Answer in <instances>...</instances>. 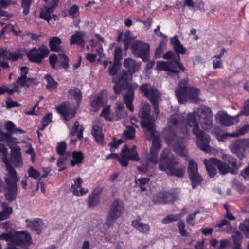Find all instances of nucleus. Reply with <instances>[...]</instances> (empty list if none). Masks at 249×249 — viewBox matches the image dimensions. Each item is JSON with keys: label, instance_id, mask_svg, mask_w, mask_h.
<instances>
[{"label": "nucleus", "instance_id": "4d7b16f0", "mask_svg": "<svg viewBox=\"0 0 249 249\" xmlns=\"http://www.w3.org/2000/svg\"><path fill=\"white\" fill-rule=\"evenodd\" d=\"M123 142V141L122 139L117 140L115 137H113L112 141L108 144V146H110V151L111 152H114L115 149L118 148Z\"/></svg>", "mask_w": 249, "mask_h": 249}, {"label": "nucleus", "instance_id": "58836bf2", "mask_svg": "<svg viewBox=\"0 0 249 249\" xmlns=\"http://www.w3.org/2000/svg\"><path fill=\"white\" fill-rule=\"evenodd\" d=\"M132 74L129 73L128 71H126L124 70L121 71L118 74L115 76L114 79L122 81L125 83H129V81L132 79Z\"/></svg>", "mask_w": 249, "mask_h": 249}, {"label": "nucleus", "instance_id": "e433bc0d", "mask_svg": "<svg viewBox=\"0 0 249 249\" xmlns=\"http://www.w3.org/2000/svg\"><path fill=\"white\" fill-rule=\"evenodd\" d=\"M157 36L159 37H161V40L160 42L159 46L158 48H157V57H159L160 56V54L163 51L166 44L167 42L168 39L167 36L166 35L163 34L160 31H159L158 32V34H157Z\"/></svg>", "mask_w": 249, "mask_h": 249}, {"label": "nucleus", "instance_id": "338daca9", "mask_svg": "<svg viewBox=\"0 0 249 249\" xmlns=\"http://www.w3.org/2000/svg\"><path fill=\"white\" fill-rule=\"evenodd\" d=\"M29 177L34 179H38L40 176V173L33 167L31 166L28 171Z\"/></svg>", "mask_w": 249, "mask_h": 249}, {"label": "nucleus", "instance_id": "a18cd8bd", "mask_svg": "<svg viewBox=\"0 0 249 249\" xmlns=\"http://www.w3.org/2000/svg\"><path fill=\"white\" fill-rule=\"evenodd\" d=\"M218 119L221 124L226 126H231L233 124L232 118L225 113L220 115Z\"/></svg>", "mask_w": 249, "mask_h": 249}, {"label": "nucleus", "instance_id": "bb28decb", "mask_svg": "<svg viewBox=\"0 0 249 249\" xmlns=\"http://www.w3.org/2000/svg\"><path fill=\"white\" fill-rule=\"evenodd\" d=\"M170 42L173 46V49L177 55L179 54H185L186 52V49L181 43L177 35L170 39Z\"/></svg>", "mask_w": 249, "mask_h": 249}, {"label": "nucleus", "instance_id": "37998d69", "mask_svg": "<svg viewBox=\"0 0 249 249\" xmlns=\"http://www.w3.org/2000/svg\"><path fill=\"white\" fill-rule=\"evenodd\" d=\"M44 79L47 82L46 89L48 90L55 89L58 86V83L55 81L53 78L49 74H47L44 76Z\"/></svg>", "mask_w": 249, "mask_h": 249}, {"label": "nucleus", "instance_id": "09e8293b", "mask_svg": "<svg viewBox=\"0 0 249 249\" xmlns=\"http://www.w3.org/2000/svg\"><path fill=\"white\" fill-rule=\"evenodd\" d=\"M133 38L131 36V32L129 30H127L124 33V38L123 40L124 43V49L127 50L131 44V41L133 40Z\"/></svg>", "mask_w": 249, "mask_h": 249}, {"label": "nucleus", "instance_id": "6e6d98bb", "mask_svg": "<svg viewBox=\"0 0 249 249\" xmlns=\"http://www.w3.org/2000/svg\"><path fill=\"white\" fill-rule=\"evenodd\" d=\"M150 179L148 178H142L139 179H135V182L136 184L138 185L141 189L142 191L146 190V188L145 187L146 184L148 183Z\"/></svg>", "mask_w": 249, "mask_h": 249}, {"label": "nucleus", "instance_id": "7ed1b4c3", "mask_svg": "<svg viewBox=\"0 0 249 249\" xmlns=\"http://www.w3.org/2000/svg\"><path fill=\"white\" fill-rule=\"evenodd\" d=\"M159 168L171 176L182 178L185 173V167L171 154L168 148L163 150L160 157Z\"/></svg>", "mask_w": 249, "mask_h": 249}, {"label": "nucleus", "instance_id": "1a4fd4ad", "mask_svg": "<svg viewBox=\"0 0 249 249\" xmlns=\"http://www.w3.org/2000/svg\"><path fill=\"white\" fill-rule=\"evenodd\" d=\"M199 123L202 128L206 131L212 129L213 127V114L210 107L203 105L197 111Z\"/></svg>", "mask_w": 249, "mask_h": 249}, {"label": "nucleus", "instance_id": "72a5a7b5", "mask_svg": "<svg viewBox=\"0 0 249 249\" xmlns=\"http://www.w3.org/2000/svg\"><path fill=\"white\" fill-rule=\"evenodd\" d=\"M72 159L71 160V165L74 167L75 165L79 166L83 162L84 156L81 151H73L71 154Z\"/></svg>", "mask_w": 249, "mask_h": 249}, {"label": "nucleus", "instance_id": "864d4df0", "mask_svg": "<svg viewBox=\"0 0 249 249\" xmlns=\"http://www.w3.org/2000/svg\"><path fill=\"white\" fill-rule=\"evenodd\" d=\"M239 228L243 231L245 237L249 238V219L245 220L240 224Z\"/></svg>", "mask_w": 249, "mask_h": 249}, {"label": "nucleus", "instance_id": "9b49d317", "mask_svg": "<svg viewBox=\"0 0 249 249\" xmlns=\"http://www.w3.org/2000/svg\"><path fill=\"white\" fill-rule=\"evenodd\" d=\"M130 49L135 56L141 58L144 62L148 61L150 49L149 44L140 41H134L130 45Z\"/></svg>", "mask_w": 249, "mask_h": 249}, {"label": "nucleus", "instance_id": "bf43d9fd", "mask_svg": "<svg viewBox=\"0 0 249 249\" xmlns=\"http://www.w3.org/2000/svg\"><path fill=\"white\" fill-rule=\"evenodd\" d=\"M67 160V157H61L58 159L57 161V166L59 167V172H62L66 169L65 162Z\"/></svg>", "mask_w": 249, "mask_h": 249}, {"label": "nucleus", "instance_id": "dca6fc26", "mask_svg": "<svg viewBox=\"0 0 249 249\" xmlns=\"http://www.w3.org/2000/svg\"><path fill=\"white\" fill-rule=\"evenodd\" d=\"M16 143L13 142H8L7 145L11 149L10 152V163L15 167H20L23 164L21 153L20 152L21 148L18 145L15 146Z\"/></svg>", "mask_w": 249, "mask_h": 249}, {"label": "nucleus", "instance_id": "4be33fe9", "mask_svg": "<svg viewBox=\"0 0 249 249\" xmlns=\"http://www.w3.org/2000/svg\"><path fill=\"white\" fill-rule=\"evenodd\" d=\"M197 112L189 113L186 116L185 120L186 124L192 129L193 134L200 130L199 129V123L197 121Z\"/></svg>", "mask_w": 249, "mask_h": 249}, {"label": "nucleus", "instance_id": "79ce46f5", "mask_svg": "<svg viewBox=\"0 0 249 249\" xmlns=\"http://www.w3.org/2000/svg\"><path fill=\"white\" fill-rule=\"evenodd\" d=\"M204 163L210 177H213L217 173V169L215 167L216 166L211 162L210 158L209 160H204Z\"/></svg>", "mask_w": 249, "mask_h": 249}, {"label": "nucleus", "instance_id": "13d9d810", "mask_svg": "<svg viewBox=\"0 0 249 249\" xmlns=\"http://www.w3.org/2000/svg\"><path fill=\"white\" fill-rule=\"evenodd\" d=\"M121 63L114 61L113 65L108 70V73L110 76H115L121 67Z\"/></svg>", "mask_w": 249, "mask_h": 249}, {"label": "nucleus", "instance_id": "9d476101", "mask_svg": "<svg viewBox=\"0 0 249 249\" xmlns=\"http://www.w3.org/2000/svg\"><path fill=\"white\" fill-rule=\"evenodd\" d=\"M50 53V50L45 45H40L38 48L33 47L27 53L28 60L32 63L41 64L43 60L46 58Z\"/></svg>", "mask_w": 249, "mask_h": 249}, {"label": "nucleus", "instance_id": "69168bd1", "mask_svg": "<svg viewBox=\"0 0 249 249\" xmlns=\"http://www.w3.org/2000/svg\"><path fill=\"white\" fill-rule=\"evenodd\" d=\"M122 50L120 47H116L114 50V61L120 63L123 59Z\"/></svg>", "mask_w": 249, "mask_h": 249}, {"label": "nucleus", "instance_id": "ddd939ff", "mask_svg": "<svg viewBox=\"0 0 249 249\" xmlns=\"http://www.w3.org/2000/svg\"><path fill=\"white\" fill-rule=\"evenodd\" d=\"M189 179L191 182L193 189H195L203 181L202 176L198 171V164L193 160H190L188 161L187 168Z\"/></svg>", "mask_w": 249, "mask_h": 249}, {"label": "nucleus", "instance_id": "f03ea898", "mask_svg": "<svg viewBox=\"0 0 249 249\" xmlns=\"http://www.w3.org/2000/svg\"><path fill=\"white\" fill-rule=\"evenodd\" d=\"M151 106L147 102L142 103L138 116L141 119L140 124L143 130L146 139L152 141L151 153L155 155L156 128L155 120L150 115Z\"/></svg>", "mask_w": 249, "mask_h": 249}, {"label": "nucleus", "instance_id": "a211bd4d", "mask_svg": "<svg viewBox=\"0 0 249 249\" xmlns=\"http://www.w3.org/2000/svg\"><path fill=\"white\" fill-rule=\"evenodd\" d=\"M178 198V192L175 190L159 192L157 196V203L165 204L172 202Z\"/></svg>", "mask_w": 249, "mask_h": 249}, {"label": "nucleus", "instance_id": "4468645a", "mask_svg": "<svg viewBox=\"0 0 249 249\" xmlns=\"http://www.w3.org/2000/svg\"><path fill=\"white\" fill-rule=\"evenodd\" d=\"M193 134L196 138V143L199 149L207 153L212 152L213 149L209 145L210 137L208 134L201 129Z\"/></svg>", "mask_w": 249, "mask_h": 249}, {"label": "nucleus", "instance_id": "2f4dec72", "mask_svg": "<svg viewBox=\"0 0 249 249\" xmlns=\"http://www.w3.org/2000/svg\"><path fill=\"white\" fill-rule=\"evenodd\" d=\"M61 39L57 36L51 37L49 41V45L52 52H59L62 51Z\"/></svg>", "mask_w": 249, "mask_h": 249}, {"label": "nucleus", "instance_id": "c85d7f7f", "mask_svg": "<svg viewBox=\"0 0 249 249\" xmlns=\"http://www.w3.org/2000/svg\"><path fill=\"white\" fill-rule=\"evenodd\" d=\"M85 32L77 31L73 34L70 39V44L71 45L76 44L81 47H84L85 44V41L84 37Z\"/></svg>", "mask_w": 249, "mask_h": 249}, {"label": "nucleus", "instance_id": "f704fd0d", "mask_svg": "<svg viewBox=\"0 0 249 249\" xmlns=\"http://www.w3.org/2000/svg\"><path fill=\"white\" fill-rule=\"evenodd\" d=\"M163 137L168 144L172 143L177 138L175 130L171 126H168L163 132Z\"/></svg>", "mask_w": 249, "mask_h": 249}, {"label": "nucleus", "instance_id": "393cba45", "mask_svg": "<svg viewBox=\"0 0 249 249\" xmlns=\"http://www.w3.org/2000/svg\"><path fill=\"white\" fill-rule=\"evenodd\" d=\"M121 152L126 155V157L132 161L137 162L140 160L136 149V146L133 145L131 148H128L125 145L122 149Z\"/></svg>", "mask_w": 249, "mask_h": 249}, {"label": "nucleus", "instance_id": "0eeeda50", "mask_svg": "<svg viewBox=\"0 0 249 249\" xmlns=\"http://www.w3.org/2000/svg\"><path fill=\"white\" fill-rule=\"evenodd\" d=\"M5 128L7 132L0 131V142H13L18 143L19 139L13 136L14 134H25L26 132L19 128H16L15 124L10 121H7L5 123Z\"/></svg>", "mask_w": 249, "mask_h": 249}, {"label": "nucleus", "instance_id": "de8ad7c7", "mask_svg": "<svg viewBox=\"0 0 249 249\" xmlns=\"http://www.w3.org/2000/svg\"><path fill=\"white\" fill-rule=\"evenodd\" d=\"M249 131V124L245 125L237 130L235 132L227 134L225 135L232 137L243 136Z\"/></svg>", "mask_w": 249, "mask_h": 249}, {"label": "nucleus", "instance_id": "412c9836", "mask_svg": "<svg viewBox=\"0 0 249 249\" xmlns=\"http://www.w3.org/2000/svg\"><path fill=\"white\" fill-rule=\"evenodd\" d=\"M69 105V103L68 101H65L55 107L58 113L62 115L66 121H69L71 119L75 114V111L68 108Z\"/></svg>", "mask_w": 249, "mask_h": 249}, {"label": "nucleus", "instance_id": "8fccbe9b", "mask_svg": "<svg viewBox=\"0 0 249 249\" xmlns=\"http://www.w3.org/2000/svg\"><path fill=\"white\" fill-rule=\"evenodd\" d=\"M16 233L13 234L12 232L9 231L6 233H3L0 235V239L7 242H10L15 244Z\"/></svg>", "mask_w": 249, "mask_h": 249}, {"label": "nucleus", "instance_id": "0e129e2a", "mask_svg": "<svg viewBox=\"0 0 249 249\" xmlns=\"http://www.w3.org/2000/svg\"><path fill=\"white\" fill-rule=\"evenodd\" d=\"M117 160L119 161L121 166L124 167L128 166L129 164V160H130L126 157V155L123 154L122 152L121 154V157L119 156V158H117Z\"/></svg>", "mask_w": 249, "mask_h": 249}, {"label": "nucleus", "instance_id": "39448f33", "mask_svg": "<svg viewBox=\"0 0 249 249\" xmlns=\"http://www.w3.org/2000/svg\"><path fill=\"white\" fill-rule=\"evenodd\" d=\"M223 161L215 158H210V161L217 167L220 174L225 175L228 173L236 175L241 166L240 162L236 159L229 154H224L222 155Z\"/></svg>", "mask_w": 249, "mask_h": 249}, {"label": "nucleus", "instance_id": "5701e85b", "mask_svg": "<svg viewBox=\"0 0 249 249\" xmlns=\"http://www.w3.org/2000/svg\"><path fill=\"white\" fill-rule=\"evenodd\" d=\"M135 88L133 86H130L126 91L125 94L123 96V99L124 103L125 104L126 107L131 112L134 110L133 101L134 99Z\"/></svg>", "mask_w": 249, "mask_h": 249}, {"label": "nucleus", "instance_id": "603ef678", "mask_svg": "<svg viewBox=\"0 0 249 249\" xmlns=\"http://www.w3.org/2000/svg\"><path fill=\"white\" fill-rule=\"evenodd\" d=\"M33 1V0H21V4L24 15L26 16L29 13V10Z\"/></svg>", "mask_w": 249, "mask_h": 249}, {"label": "nucleus", "instance_id": "473e14b6", "mask_svg": "<svg viewBox=\"0 0 249 249\" xmlns=\"http://www.w3.org/2000/svg\"><path fill=\"white\" fill-rule=\"evenodd\" d=\"M112 82L115 84L113 87V89L115 93L116 94L121 93L125 89L127 90L130 86H132L129 83H125L114 78L112 80Z\"/></svg>", "mask_w": 249, "mask_h": 249}, {"label": "nucleus", "instance_id": "c756f323", "mask_svg": "<svg viewBox=\"0 0 249 249\" xmlns=\"http://www.w3.org/2000/svg\"><path fill=\"white\" fill-rule=\"evenodd\" d=\"M156 165V155L152 154L151 151L147 158V161L145 164H142L140 166H137V168L139 172L142 173H146L151 170L150 164Z\"/></svg>", "mask_w": 249, "mask_h": 249}, {"label": "nucleus", "instance_id": "052dcab7", "mask_svg": "<svg viewBox=\"0 0 249 249\" xmlns=\"http://www.w3.org/2000/svg\"><path fill=\"white\" fill-rule=\"evenodd\" d=\"M67 147V143L63 141L59 142L56 146V151L58 154L63 156L65 154Z\"/></svg>", "mask_w": 249, "mask_h": 249}, {"label": "nucleus", "instance_id": "7c9ffc66", "mask_svg": "<svg viewBox=\"0 0 249 249\" xmlns=\"http://www.w3.org/2000/svg\"><path fill=\"white\" fill-rule=\"evenodd\" d=\"M84 131V128L83 126L80 125V123L78 121H76L71 130L70 135L71 136L77 135V139L81 141L83 138Z\"/></svg>", "mask_w": 249, "mask_h": 249}, {"label": "nucleus", "instance_id": "423d86ee", "mask_svg": "<svg viewBox=\"0 0 249 249\" xmlns=\"http://www.w3.org/2000/svg\"><path fill=\"white\" fill-rule=\"evenodd\" d=\"M124 209L123 202L119 199H115L110 206L106 221V226L108 227L113 226L114 222L123 214Z\"/></svg>", "mask_w": 249, "mask_h": 249}, {"label": "nucleus", "instance_id": "c03bdc74", "mask_svg": "<svg viewBox=\"0 0 249 249\" xmlns=\"http://www.w3.org/2000/svg\"><path fill=\"white\" fill-rule=\"evenodd\" d=\"M69 93L75 100L78 104L80 103L82 99V93L80 89L74 87L69 90Z\"/></svg>", "mask_w": 249, "mask_h": 249}, {"label": "nucleus", "instance_id": "4c0bfd02", "mask_svg": "<svg viewBox=\"0 0 249 249\" xmlns=\"http://www.w3.org/2000/svg\"><path fill=\"white\" fill-rule=\"evenodd\" d=\"M104 105L103 98L101 93L97 94V97L90 102V106L93 108L94 112L99 111Z\"/></svg>", "mask_w": 249, "mask_h": 249}, {"label": "nucleus", "instance_id": "680f3d73", "mask_svg": "<svg viewBox=\"0 0 249 249\" xmlns=\"http://www.w3.org/2000/svg\"><path fill=\"white\" fill-rule=\"evenodd\" d=\"M179 218L178 214H170L166 216L163 218L161 222L163 224H169L170 223L177 221Z\"/></svg>", "mask_w": 249, "mask_h": 249}, {"label": "nucleus", "instance_id": "e2e57ef3", "mask_svg": "<svg viewBox=\"0 0 249 249\" xmlns=\"http://www.w3.org/2000/svg\"><path fill=\"white\" fill-rule=\"evenodd\" d=\"M110 114V106H106L102 110L100 115L103 117L106 121H112L111 117L109 116Z\"/></svg>", "mask_w": 249, "mask_h": 249}, {"label": "nucleus", "instance_id": "a878e982", "mask_svg": "<svg viewBox=\"0 0 249 249\" xmlns=\"http://www.w3.org/2000/svg\"><path fill=\"white\" fill-rule=\"evenodd\" d=\"M25 222L27 223V227L31 229L33 231L36 232V234H40L42 230V221L37 218L34 220L26 219Z\"/></svg>", "mask_w": 249, "mask_h": 249}, {"label": "nucleus", "instance_id": "ea45409f", "mask_svg": "<svg viewBox=\"0 0 249 249\" xmlns=\"http://www.w3.org/2000/svg\"><path fill=\"white\" fill-rule=\"evenodd\" d=\"M182 121V119L179 115L174 114L169 119L168 126H171L174 129H177Z\"/></svg>", "mask_w": 249, "mask_h": 249}, {"label": "nucleus", "instance_id": "f8f14e48", "mask_svg": "<svg viewBox=\"0 0 249 249\" xmlns=\"http://www.w3.org/2000/svg\"><path fill=\"white\" fill-rule=\"evenodd\" d=\"M179 135L173 146L174 151L180 156L186 157L187 150L186 148L185 142L186 139H188L190 136L189 131L186 128H184Z\"/></svg>", "mask_w": 249, "mask_h": 249}, {"label": "nucleus", "instance_id": "20e7f679", "mask_svg": "<svg viewBox=\"0 0 249 249\" xmlns=\"http://www.w3.org/2000/svg\"><path fill=\"white\" fill-rule=\"evenodd\" d=\"M175 92L178 102L181 104H185L188 100L193 103H198L200 100L199 98L200 93L199 89L190 86L188 79H183L178 83Z\"/></svg>", "mask_w": 249, "mask_h": 249}, {"label": "nucleus", "instance_id": "49530a36", "mask_svg": "<svg viewBox=\"0 0 249 249\" xmlns=\"http://www.w3.org/2000/svg\"><path fill=\"white\" fill-rule=\"evenodd\" d=\"M45 10H41L40 12L39 17L40 18L47 21L49 24H50V15H51L54 10L51 8L47 7H45Z\"/></svg>", "mask_w": 249, "mask_h": 249}, {"label": "nucleus", "instance_id": "3c124183", "mask_svg": "<svg viewBox=\"0 0 249 249\" xmlns=\"http://www.w3.org/2000/svg\"><path fill=\"white\" fill-rule=\"evenodd\" d=\"M80 190H78L77 188H75V186L73 184H72L71 187V191L72 192V194L78 197H80L83 196V195L87 194L88 192V189L87 188H85L84 187L79 188Z\"/></svg>", "mask_w": 249, "mask_h": 249}, {"label": "nucleus", "instance_id": "f3484780", "mask_svg": "<svg viewBox=\"0 0 249 249\" xmlns=\"http://www.w3.org/2000/svg\"><path fill=\"white\" fill-rule=\"evenodd\" d=\"M58 56L60 59V64L58 66L56 63L58 62L57 56L55 54H52L49 57V62L51 67L53 70H57L60 68L67 69L69 67V57L65 54H59Z\"/></svg>", "mask_w": 249, "mask_h": 249}, {"label": "nucleus", "instance_id": "f257e3e1", "mask_svg": "<svg viewBox=\"0 0 249 249\" xmlns=\"http://www.w3.org/2000/svg\"><path fill=\"white\" fill-rule=\"evenodd\" d=\"M0 154L2 155V160L6 165L8 173L4 177L5 185L4 187L5 199L9 203L15 200L18 195L17 183L19 181V177L15 169L12 167L10 161L7 158V148L3 144H0Z\"/></svg>", "mask_w": 249, "mask_h": 249}, {"label": "nucleus", "instance_id": "aec40b11", "mask_svg": "<svg viewBox=\"0 0 249 249\" xmlns=\"http://www.w3.org/2000/svg\"><path fill=\"white\" fill-rule=\"evenodd\" d=\"M102 190V188L96 187L93 190L91 193L89 195L87 200L88 207L93 209L100 204Z\"/></svg>", "mask_w": 249, "mask_h": 249}, {"label": "nucleus", "instance_id": "b1692460", "mask_svg": "<svg viewBox=\"0 0 249 249\" xmlns=\"http://www.w3.org/2000/svg\"><path fill=\"white\" fill-rule=\"evenodd\" d=\"M31 242V236L27 232L20 231L16 233L15 245L17 246L30 245Z\"/></svg>", "mask_w": 249, "mask_h": 249}, {"label": "nucleus", "instance_id": "a19ab883", "mask_svg": "<svg viewBox=\"0 0 249 249\" xmlns=\"http://www.w3.org/2000/svg\"><path fill=\"white\" fill-rule=\"evenodd\" d=\"M2 207L3 210L0 211V221L8 218L13 212L12 208L8 206L7 204H2Z\"/></svg>", "mask_w": 249, "mask_h": 249}, {"label": "nucleus", "instance_id": "cd10ccee", "mask_svg": "<svg viewBox=\"0 0 249 249\" xmlns=\"http://www.w3.org/2000/svg\"><path fill=\"white\" fill-rule=\"evenodd\" d=\"M123 65L127 70V71L131 74L138 71L141 66L140 63L130 58H125L124 61Z\"/></svg>", "mask_w": 249, "mask_h": 249}, {"label": "nucleus", "instance_id": "6ab92c4d", "mask_svg": "<svg viewBox=\"0 0 249 249\" xmlns=\"http://www.w3.org/2000/svg\"><path fill=\"white\" fill-rule=\"evenodd\" d=\"M139 90L141 94L149 99L152 104L153 109L156 110V88L151 86L149 84L145 83L140 87Z\"/></svg>", "mask_w": 249, "mask_h": 249}, {"label": "nucleus", "instance_id": "5fc2aeb1", "mask_svg": "<svg viewBox=\"0 0 249 249\" xmlns=\"http://www.w3.org/2000/svg\"><path fill=\"white\" fill-rule=\"evenodd\" d=\"M135 129L132 126H127L124 132V136L128 140H132L135 136Z\"/></svg>", "mask_w": 249, "mask_h": 249}, {"label": "nucleus", "instance_id": "774afa93", "mask_svg": "<svg viewBox=\"0 0 249 249\" xmlns=\"http://www.w3.org/2000/svg\"><path fill=\"white\" fill-rule=\"evenodd\" d=\"M28 78L25 77H18L16 81V86H18V87H27L29 88V84L27 85Z\"/></svg>", "mask_w": 249, "mask_h": 249}, {"label": "nucleus", "instance_id": "2eb2a0df", "mask_svg": "<svg viewBox=\"0 0 249 249\" xmlns=\"http://www.w3.org/2000/svg\"><path fill=\"white\" fill-rule=\"evenodd\" d=\"M249 146V141L248 139H239L234 141L230 144L229 147L231 150L240 159L245 157V152L247 148Z\"/></svg>", "mask_w": 249, "mask_h": 249}, {"label": "nucleus", "instance_id": "c9c22d12", "mask_svg": "<svg viewBox=\"0 0 249 249\" xmlns=\"http://www.w3.org/2000/svg\"><path fill=\"white\" fill-rule=\"evenodd\" d=\"M132 226L138 230L140 232L147 234L150 231L149 225L141 223L139 220H134L132 221Z\"/></svg>", "mask_w": 249, "mask_h": 249}, {"label": "nucleus", "instance_id": "6e6552de", "mask_svg": "<svg viewBox=\"0 0 249 249\" xmlns=\"http://www.w3.org/2000/svg\"><path fill=\"white\" fill-rule=\"evenodd\" d=\"M180 60V56L178 55L177 58H174L173 60L167 62L158 61L157 62V70L178 74L179 71L176 69L178 68L182 72H184L186 68L183 66Z\"/></svg>", "mask_w": 249, "mask_h": 249}]
</instances>
